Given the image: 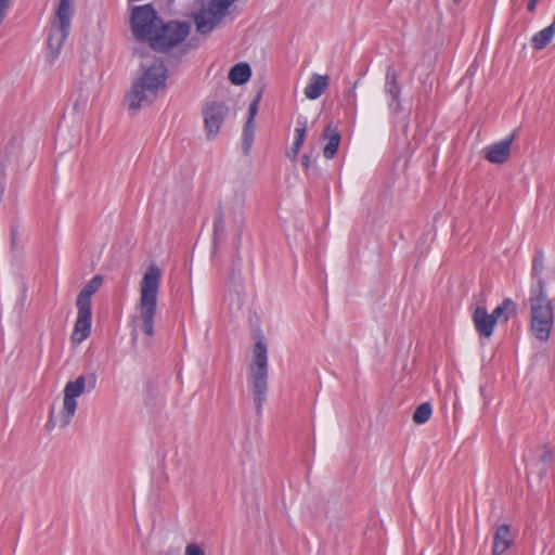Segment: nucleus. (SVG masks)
<instances>
[{
    "label": "nucleus",
    "instance_id": "nucleus-6",
    "mask_svg": "<svg viewBox=\"0 0 555 555\" xmlns=\"http://www.w3.org/2000/svg\"><path fill=\"white\" fill-rule=\"evenodd\" d=\"M74 0H59L48 36V49L53 57L57 56L70 29L74 15Z\"/></svg>",
    "mask_w": 555,
    "mask_h": 555
},
{
    "label": "nucleus",
    "instance_id": "nucleus-17",
    "mask_svg": "<svg viewBox=\"0 0 555 555\" xmlns=\"http://www.w3.org/2000/svg\"><path fill=\"white\" fill-rule=\"evenodd\" d=\"M328 86V75L313 74L304 89V94L308 100H317L327 90Z\"/></svg>",
    "mask_w": 555,
    "mask_h": 555
},
{
    "label": "nucleus",
    "instance_id": "nucleus-24",
    "mask_svg": "<svg viewBox=\"0 0 555 555\" xmlns=\"http://www.w3.org/2000/svg\"><path fill=\"white\" fill-rule=\"evenodd\" d=\"M555 36V24H551L544 29L538 31L531 39L532 47L535 50L544 49Z\"/></svg>",
    "mask_w": 555,
    "mask_h": 555
},
{
    "label": "nucleus",
    "instance_id": "nucleus-15",
    "mask_svg": "<svg viewBox=\"0 0 555 555\" xmlns=\"http://www.w3.org/2000/svg\"><path fill=\"white\" fill-rule=\"evenodd\" d=\"M473 322L476 331L480 336L486 338L492 336L496 322L492 318L491 313H488L486 308L480 306L475 308L473 313Z\"/></svg>",
    "mask_w": 555,
    "mask_h": 555
},
{
    "label": "nucleus",
    "instance_id": "nucleus-23",
    "mask_svg": "<svg viewBox=\"0 0 555 555\" xmlns=\"http://www.w3.org/2000/svg\"><path fill=\"white\" fill-rule=\"evenodd\" d=\"M251 70L247 63H238L229 72V80L233 85H243L250 78Z\"/></svg>",
    "mask_w": 555,
    "mask_h": 555
},
{
    "label": "nucleus",
    "instance_id": "nucleus-18",
    "mask_svg": "<svg viewBox=\"0 0 555 555\" xmlns=\"http://www.w3.org/2000/svg\"><path fill=\"white\" fill-rule=\"evenodd\" d=\"M246 199V185L245 183H233L227 191L223 203L220 205L222 208L243 209Z\"/></svg>",
    "mask_w": 555,
    "mask_h": 555
},
{
    "label": "nucleus",
    "instance_id": "nucleus-9",
    "mask_svg": "<svg viewBox=\"0 0 555 555\" xmlns=\"http://www.w3.org/2000/svg\"><path fill=\"white\" fill-rule=\"evenodd\" d=\"M156 11L151 4L134 7L131 12V28L133 35L142 42H151L152 37L162 24Z\"/></svg>",
    "mask_w": 555,
    "mask_h": 555
},
{
    "label": "nucleus",
    "instance_id": "nucleus-19",
    "mask_svg": "<svg viewBox=\"0 0 555 555\" xmlns=\"http://www.w3.org/2000/svg\"><path fill=\"white\" fill-rule=\"evenodd\" d=\"M102 283L103 278L101 275L93 276L79 293L76 302L77 308L91 309V297L101 287Z\"/></svg>",
    "mask_w": 555,
    "mask_h": 555
},
{
    "label": "nucleus",
    "instance_id": "nucleus-8",
    "mask_svg": "<svg viewBox=\"0 0 555 555\" xmlns=\"http://www.w3.org/2000/svg\"><path fill=\"white\" fill-rule=\"evenodd\" d=\"M190 34V25L186 22L172 21L160 24L153 35L149 48L145 50L166 51L182 42Z\"/></svg>",
    "mask_w": 555,
    "mask_h": 555
},
{
    "label": "nucleus",
    "instance_id": "nucleus-30",
    "mask_svg": "<svg viewBox=\"0 0 555 555\" xmlns=\"http://www.w3.org/2000/svg\"><path fill=\"white\" fill-rule=\"evenodd\" d=\"M538 1H539V0H530V1L528 2V7H527V8H528V10H529L530 12H533V11L535 10V5H537Z\"/></svg>",
    "mask_w": 555,
    "mask_h": 555
},
{
    "label": "nucleus",
    "instance_id": "nucleus-28",
    "mask_svg": "<svg viewBox=\"0 0 555 555\" xmlns=\"http://www.w3.org/2000/svg\"><path fill=\"white\" fill-rule=\"evenodd\" d=\"M259 101H260V93H258L256 99L249 105L248 119L246 122H255V117L258 113Z\"/></svg>",
    "mask_w": 555,
    "mask_h": 555
},
{
    "label": "nucleus",
    "instance_id": "nucleus-3",
    "mask_svg": "<svg viewBox=\"0 0 555 555\" xmlns=\"http://www.w3.org/2000/svg\"><path fill=\"white\" fill-rule=\"evenodd\" d=\"M160 280L162 269L156 264L149 266L139 283V300L131 319L133 339L141 332L144 334L147 345L154 335V321L157 313Z\"/></svg>",
    "mask_w": 555,
    "mask_h": 555
},
{
    "label": "nucleus",
    "instance_id": "nucleus-20",
    "mask_svg": "<svg viewBox=\"0 0 555 555\" xmlns=\"http://www.w3.org/2000/svg\"><path fill=\"white\" fill-rule=\"evenodd\" d=\"M517 313V306L512 299H505L502 305L498 306L491 313L495 322H507Z\"/></svg>",
    "mask_w": 555,
    "mask_h": 555
},
{
    "label": "nucleus",
    "instance_id": "nucleus-16",
    "mask_svg": "<svg viewBox=\"0 0 555 555\" xmlns=\"http://www.w3.org/2000/svg\"><path fill=\"white\" fill-rule=\"evenodd\" d=\"M513 544L511 527L506 524L498 526L493 534L492 555H503Z\"/></svg>",
    "mask_w": 555,
    "mask_h": 555
},
{
    "label": "nucleus",
    "instance_id": "nucleus-13",
    "mask_svg": "<svg viewBox=\"0 0 555 555\" xmlns=\"http://www.w3.org/2000/svg\"><path fill=\"white\" fill-rule=\"evenodd\" d=\"M514 139L515 134H511L506 139L487 146L482 151L485 158L495 165L506 163L511 157V147Z\"/></svg>",
    "mask_w": 555,
    "mask_h": 555
},
{
    "label": "nucleus",
    "instance_id": "nucleus-5",
    "mask_svg": "<svg viewBox=\"0 0 555 555\" xmlns=\"http://www.w3.org/2000/svg\"><path fill=\"white\" fill-rule=\"evenodd\" d=\"M87 376L79 375L74 380H68L63 389V402L60 408L52 406L48 421L49 429H63L74 417L78 398L87 391Z\"/></svg>",
    "mask_w": 555,
    "mask_h": 555
},
{
    "label": "nucleus",
    "instance_id": "nucleus-4",
    "mask_svg": "<svg viewBox=\"0 0 555 555\" xmlns=\"http://www.w3.org/2000/svg\"><path fill=\"white\" fill-rule=\"evenodd\" d=\"M248 376L256 412L260 414L267 400L269 377L268 346L261 337L254 344Z\"/></svg>",
    "mask_w": 555,
    "mask_h": 555
},
{
    "label": "nucleus",
    "instance_id": "nucleus-1",
    "mask_svg": "<svg viewBox=\"0 0 555 555\" xmlns=\"http://www.w3.org/2000/svg\"><path fill=\"white\" fill-rule=\"evenodd\" d=\"M134 51L141 59L140 69L125 100L128 111L132 113L152 103L167 80V67L160 57L143 48H135Z\"/></svg>",
    "mask_w": 555,
    "mask_h": 555
},
{
    "label": "nucleus",
    "instance_id": "nucleus-27",
    "mask_svg": "<svg viewBox=\"0 0 555 555\" xmlns=\"http://www.w3.org/2000/svg\"><path fill=\"white\" fill-rule=\"evenodd\" d=\"M431 413H433V408H431L430 403H428V402L422 403L414 411L413 422L418 425L424 424L430 418Z\"/></svg>",
    "mask_w": 555,
    "mask_h": 555
},
{
    "label": "nucleus",
    "instance_id": "nucleus-29",
    "mask_svg": "<svg viewBox=\"0 0 555 555\" xmlns=\"http://www.w3.org/2000/svg\"><path fill=\"white\" fill-rule=\"evenodd\" d=\"M184 555H207L205 550L196 544V543H189L185 546Z\"/></svg>",
    "mask_w": 555,
    "mask_h": 555
},
{
    "label": "nucleus",
    "instance_id": "nucleus-11",
    "mask_svg": "<svg viewBox=\"0 0 555 555\" xmlns=\"http://www.w3.org/2000/svg\"><path fill=\"white\" fill-rule=\"evenodd\" d=\"M245 224L243 209L219 208L215 220V232L222 234L230 231L235 236H240Z\"/></svg>",
    "mask_w": 555,
    "mask_h": 555
},
{
    "label": "nucleus",
    "instance_id": "nucleus-12",
    "mask_svg": "<svg viewBox=\"0 0 555 555\" xmlns=\"http://www.w3.org/2000/svg\"><path fill=\"white\" fill-rule=\"evenodd\" d=\"M228 115V107L220 102H209L203 108L204 127L207 140H215Z\"/></svg>",
    "mask_w": 555,
    "mask_h": 555
},
{
    "label": "nucleus",
    "instance_id": "nucleus-26",
    "mask_svg": "<svg viewBox=\"0 0 555 555\" xmlns=\"http://www.w3.org/2000/svg\"><path fill=\"white\" fill-rule=\"evenodd\" d=\"M306 132H307L306 126H304L301 128H296V130H295L296 140H295L293 146L291 147V150L287 151V153H286L288 158L294 160L297 157L299 150L301 149V146L304 144V141L306 138Z\"/></svg>",
    "mask_w": 555,
    "mask_h": 555
},
{
    "label": "nucleus",
    "instance_id": "nucleus-32",
    "mask_svg": "<svg viewBox=\"0 0 555 555\" xmlns=\"http://www.w3.org/2000/svg\"><path fill=\"white\" fill-rule=\"evenodd\" d=\"M165 555H179V554L170 551V552H167Z\"/></svg>",
    "mask_w": 555,
    "mask_h": 555
},
{
    "label": "nucleus",
    "instance_id": "nucleus-34",
    "mask_svg": "<svg viewBox=\"0 0 555 555\" xmlns=\"http://www.w3.org/2000/svg\"><path fill=\"white\" fill-rule=\"evenodd\" d=\"M455 2H460L461 0H454Z\"/></svg>",
    "mask_w": 555,
    "mask_h": 555
},
{
    "label": "nucleus",
    "instance_id": "nucleus-10",
    "mask_svg": "<svg viewBox=\"0 0 555 555\" xmlns=\"http://www.w3.org/2000/svg\"><path fill=\"white\" fill-rule=\"evenodd\" d=\"M246 300L247 295L242 281L234 273H232L229 276L227 291L223 296L224 309L230 315L236 317L242 312Z\"/></svg>",
    "mask_w": 555,
    "mask_h": 555
},
{
    "label": "nucleus",
    "instance_id": "nucleus-25",
    "mask_svg": "<svg viewBox=\"0 0 555 555\" xmlns=\"http://www.w3.org/2000/svg\"><path fill=\"white\" fill-rule=\"evenodd\" d=\"M255 137V122H246L243 130L242 150L245 155L249 154Z\"/></svg>",
    "mask_w": 555,
    "mask_h": 555
},
{
    "label": "nucleus",
    "instance_id": "nucleus-31",
    "mask_svg": "<svg viewBox=\"0 0 555 555\" xmlns=\"http://www.w3.org/2000/svg\"><path fill=\"white\" fill-rule=\"evenodd\" d=\"M302 165L305 168H309L310 167V157L308 155H304L302 156Z\"/></svg>",
    "mask_w": 555,
    "mask_h": 555
},
{
    "label": "nucleus",
    "instance_id": "nucleus-33",
    "mask_svg": "<svg viewBox=\"0 0 555 555\" xmlns=\"http://www.w3.org/2000/svg\"><path fill=\"white\" fill-rule=\"evenodd\" d=\"M349 94H350V95H353V94H354V90H353V89H351V90L349 91Z\"/></svg>",
    "mask_w": 555,
    "mask_h": 555
},
{
    "label": "nucleus",
    "instance_id": "nucleus-14",
    "mask_svg": "<svg viewBox=\"0 0 555 555\" xmlns=\"http://www.w3.org/2000/svg\"><path fill=\"white\" fill-rule=\"evenodd\" d=\"M77 320L70 335V341L74 346L80 345L91 334V309L77 308Z\"/></svg>",
    "mask_w": 555,
    "mask_h": 555
},
{
    "label": "nucleus",
    "instance_id": "nucleus-2",
    "mask_svg": "<svg viewBox=\"0 0 555 555\" xmlns=\"http://www.w3.org/2000/svg\"><path fill=\"white\" fill-rule=\"evenodd\" d=\"M554 278V272L546 270L541 257L534 258L532 263V279L535 284L530 289V332L541 340L546 341L551 336L554 324V310L552 300L545 294L547 282Z\"/></svg>",
    "mask_w": 555,
    "mask_h": 555
},
{
    "label": "nucleus",
    "instance_id": "nucleus-21",
    "mask_svg": "<svg viewBox=\"0 0 555 555\" xmlns=\"http://www.w3.org/2000/svg\"><path fill=\"white\" fill-rule=\"evenodd\" d=\"M324 137L328 139V142L323 149V155L325 158L331 159L337 153L340 141V134L337 132L335 128H332V126L330 125L324 131Z\"/></svg>",
    "mask_w": 555,
    "mask_h": 555
},
{
    "label": "nucleus",
    "instance_id": "nucleus-22",
    "mask_svg": "<svg viewBox=\"0 0 555 555\" xmlns=\"http://www.w3.org/2000/svg\"><path fill=\"white\" fill-rule=\"evenodd\" d=\"M386 88H387V100L388 107L391 112H397L399 109V87L396 82L395 74H387L386 77Z\"/></svg>",
    "mask_w": 555,
    "mask_h": 555
},
{
    "label": "nucleus",
    "instance_id": "nucleus-7",
    "mask_svg": "<svg viewBox=\"0 0 555 555\" xmlns=\"http://www.w3.org/2000/svg\"><path fill=\"white\" fill-rule=\"evenodd\" d=\"M234 0H199L201 8L193 14L196 29L201 34L210 33L225 16Z\"/></svg>",
    "mask_w": 555,
    "mask_h": 555
}]
</instances>
